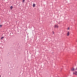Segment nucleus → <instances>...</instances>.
Returning a JSON list of instances; mask_svg holds the SVG:
<instances>
[{
  "instance_id": "nucleus-1",
  "label": "nucleus",
  "mask_w": 77,
  "mask_h": 77,
  "mask_svg": "<svg viewBox=\"0 0 77 77\" xmlns=\"http://www.w3.org/2000/svg\"><path fill=\"white\" fill-rule=\"evenodd\" d=\"M73 74L77 75V71H75L73 72Z\"/></svg>"
},
{
  "instance_id": "nucleus-2",
  "label": "nucleus",
  "mask_w": 77,
  "mask_h": 77,
  "mask_svg": "<svg viewBox=\"0 0 77 77\" xmlns=\"http://www.w3.org/2000/svg\"><path fill=\"white\" fill-rule=\"evenodd\" d=\"M67 36H69V32H68L67 34Z\"/></svg>"
},
{
  "instance_id": "nucleus-3",
  "label": "nucleus",
  "mask_w": 77,
  "mask_h": 77,
  "mask_svg": "<svg viewBox=\"0 0 77 77\" xmlns=\"http://www.w3.org/2000/svg\"><path fill=\"white\" fill-rule=\"evenodd\" d=\"M55 28H57L58 27V26L57 25H55L54 26Z\"/></svg>"
},
{
  "instance_id": "nucleus-4",
  "label": "nucleus",
  "mask_w": 77,
  "mask_h": 77,
  "mask_svg": "<svg viewBox=\"0 0 77 77\" xmlns=\"http://www.w3.org/2000/svg\"><path fill=\"white\" fill-rule=\"evenodd\" d=\"M75 70V69H74V68H72L71 69V71H74Z\"/></svg>"
},
{
  "instance_id": "nucleus-5",
  "label": "nucleus",
  "mask_w": 77,
  "mask_h": 77,
  "mask_svg": "<svg viewBox=\"0 0 77 77\" xmlns=\"http://www.w3.org/2000/svg\"><path fill=\"white\" fill-rule=\"evenodd\" d=\"M33 7H35V4H33Z\"/></svg>"
},
{
  "instance_id": "nucleus-6",
  "label": "nucleus",
  "mask_w": 77,
  "mask_h": 77,
  "mask_svg": "<svg viewBox=\"0 0 77 77\" xmlns=\"http://www.w3.org/2000/svg\"><path fill=\"white\" fill-rule=\"evenodd\" d=\"M12 8H13V7L12 6H11L10 7V9L11 10L12 9Z\"/></svg>"
},
{
  "instance_id": "nucleus-7",
  "label": "nucleus",
  "mask_w": 77,
  "mask_h": 77,
  "mask_svg": "<svg viewBox=\"0 0 77 77\" xmlns=\"http://www.w3.org/2000/svg\"><path fill=\"white\" fill-rule=\"evenodd\" d=\"M3 38H4V37H2L1 38V39H3Z\"/></svg>"
},
{
  "instance_id": "nucleus-8",
  "label": "nucleus",
  "mask_w": 77,
  "mask_h": 77,
  "mask_svg": "<svg viewBox=\"0 0 77 77\" xmlns=\"http://www.w3.org/2000/svg\"><path fill=\"white\" fill-rule=\"evenodd\" d=\"M24 1H25V0H23V2L24 3Z\"/></svg>"
},
{
  "instance_id": "nucleus-9",
  "label": "nucleus",
  "mask_w": 77,
  "mask_h": 77,
  "mask_svg": "<svg viewBox=\"0 0 77 77\" xmlns=\"http://www.w3.org/2000/svg\"><path fill=\"white\" fill-rule=\"evenodd\" d=\"M0 27H2V25H0Z\"/></svg>"
},
{
  "instance_id": "nucleus-10",
  "label": "nucleus",
  "mask_w": 77,
  "mask_h": 77,
  "mask_svg": "<svg viewBox=\"0 0 77 77\" xmlns=\"http://www.w3.org/2000/svg\"><path fill=\"white\" fill-rule=\"evenodd\" d=\"M69 28L68 27V28H67V30H69Z\"/></svg>"
},
{
  "instance_id": "nucleus-11",
  "label": "nucleus",
  "mask_w": 77,
  "mask_h": 77,
  "mask_svg": "<svg viewBox=\"0 0 77 77\" xmlns=\"http://www.w3.org/2000/svg\"><path fill=\"white\" fill-rule=\"evenodd\" d=\"M77 70V68H76L75 70Z\"/></svg>"
},
{
  "instance_id": "nucleus-12",
  "label": "nucleus",
  "mask_w": 77,
  "mask_h": 77,
  "mask_svg": "<svg viewBox=\"0 0 77 77\" xmlns=\"http://www.w3.org/2000/svg\"><path fill=\"white\" fill-rule=\"evenodd\" d=\"M53 34H54V32H53Z\"/></svg>"
},
{
  "instance_id": "nucleus-13",
  "label": "nucleus",
  "mask_w": 77,
  "mask_h": 77,
  "mask_svg": "<svg viewBox=\"0 0 77 77\" xmlns=\"http://www.w3.org/2000/svg\"><path fill=\"white\" fill-rule=\"evenodd\" d=\"M0 77H1V76H0Z\"/></svg>"
}]
</instances>
